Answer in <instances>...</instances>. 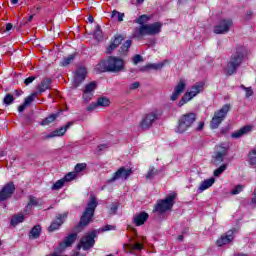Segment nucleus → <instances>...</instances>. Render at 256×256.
Returning <instances> with one entry per match:
<instances>
[{
	"instance_id": "9b49d317",
	"label": "nucleus",
	"mask_w": 256,
	"mask_h": 256,
	"mask_svg": "<svg viewBox=\"0 0 256 256\" xmlns=\"http://www.w3.org/2000/svg\"><path fill=\"white\" fill-rule=\"evenodd\" d=\"M231 27H233V20L222 19L214 27V33H216V35H223L225 33H229V31L231 30Z\"/></svg>"
},
{
	"instance_id": "6ab92c4d",
	"label": "nucleus",
	"mask_w": 256,
	"mask_h": 256,
	"mask_svg": "<svg viewBox=\"0 0 256 256\" xmlns=\"http://www.w3.org/2000/svg\"><path fill=\"white\" fill-rule=\"evenodd\" d=\"M77 240V234L76 233H72L69 234L62 243H60L59 247L57 248L56 251H65V249H67V247H71V245H73V243H75V241Z\"/></svg>"
},
{
	"instance_id": "473e14b6",
	"label": "nucleus",
	"mask_w": 256,
	"mask_h": 256,
	"mask_svg": "<svg viewBox=\"0 0 256 256\" xmlns=\"http://www.w3.org/2000/svg\"><path fill=\"white\" fill-rule=\"evenodd\" d=\"M112 19H116L117 21H119L120 23L123 21V19L125 18V13H121L117 10L112 11L111 14Z\"/></svg>"
},
{
	"instance_id": "58836bf2",
	"label": "nucleus",
	"mask_w": 256,
	"mask_h": 256,
	"mask_svg": "<svg viewBox=\"0 0 256 256\" xmlns=\"http://www.w3.org/2000/svg\"><path fill=\"white\" fill-rule=\"evenodd\" d=\"M132 42L131 40H127L120 48V53H122V55H125V53H127V51H129V47H131Z\"/></svg>"
},
{
	"instance_id": "603ef678",
	"label": "nucleus",
	"mask_w": 256,
	"mask_h": 256,
	"mask_svg": "<svg viewBox=\"0 0 256 256\" xmlns=\"http://www.w3.org/2000/svg\"><path fill=\"white\" fill-rule=\"evenodd\" d=\"M35 79H36L35 76H30L24 80V84L31 85V83H33Z\"/></svg>"
},
{
	"instance_id": "6e6d98bb",
	"label": "nucleus",
	"mask_w": 256,
	"mask_h": 256,
	"mask_svg": "<svg viewBox=\"0 0 256 256\" xmlns=\"http://www.w3.org/2000/svg\"><path fill=\"white\" fill-rule=\"evenodd\" d=\"M139 82H134L130 85V89L133 91L135 89H139Z\"/></svg>"
},
{
	"instance_id": "338daca9",
	"label": "nucleus",
	"mask_w": 256,
	"mask_h": 256,
	"mask_svg": "<svg viewBox=\"0 0 256 256\" xmlns=\"http://www.w3.org/2000/svg\"><path fill=\"white\" fill-rule=\"evenodd\" d=\"M99 147V149H100V151H101V149H105V147H107V146H105V145H100V146H98Z\"/></svg>"
},
{
	"instance_id": "c756f323",
	"label": "nucleus",
	"mask_w": 256,
	"mask_h": 256,
	"mask_svg": "<svg viewBox=\"0 0 256 256\" xmlns=\"http://www.w3.org/2000/svg\"><path fill=\"white\" fill-rule=\"evenodd\" d=\"M96 103L98 107H109V105H111V100L107 97H100Z\"/></svg>"
},
{
	"instance_id": "5701e85b",
	"label": "nucleus",
	"mask_w": 256,
	"mask_h": 256,
	"mask_svg": "<svg viewBox=\"0 0 256 256\" xmlns=\"http://www.w3.org/2000/svg\"><path fill=\"white\" fill-rule=\"evenodd\" d=\"M42 204L41 199L36 198L35 196H29V202L25 207V213H29L32 207H39Z\"/></svg>"
},
{
	"instance_id": "6e6552de",
	"label": "nucleus",
	"mask_w": 256,
	"mask_h": 256,
	"mask_svg": "<svg viewBox=\"0 0 256 256\" xmlns=\"http://www.w3.org/2000/svg\"><path fill=\"white\" fill-rule=\"evenodd\" d=\"M163 115V111L161 109H154L151 112L147 113L145 117L140 122V128L143 130L150 129L153 127V123L159 120Z\"/></svg>"
},
{
	"instance_id": "4468645a",
	"label": "nucleus",
	"mask_w": 256,
	"mask_h": 256,
	"mask_svg": "<svg viewBox=\"0 0 256 256\" xmlns=\"http://www.w3.org/2000/svg\"><path fill=\"white\" fill-rule=\"evenodd\" d=\"M13 193H15V184H13V182H9L0 190V202L11 199Z\"/></svg>"
},
{
	"instance_id": "37998d69",
	"label": "nucleus",
	"mask_w": 256,
	"mask_h": 256,
	"mask_svg": "<svg viewBox=\"0 0 256 256\" xmlns=\"http://www.w3.org/2000/svg\"><path fill=\"white\" fill-rule=\"evenodd\" d=\"M15 101V97L12 94H6L4 97L3 103L5 105H11Z\"/></svg>"
},
{
	"instance_id": "f257e3e1",
	"label": "nucleus",
	"mask_w": 256,
	"mask_h": 256,
	"mask_svg": "<svg viewBox=\"0 0 256 256\" xmlns=\"http://www.w3.org/2000/svg\"><path fill=\"white\" fill-rule=\"evenodd\" d=\"M148 21H151V16L145 14L134 20L137 25H140L134 29L133 37H135V39H143V37H147V35L153 36L159 35V33H161V29L163 27L161 22L147 24Z\"/></svg>"
},
{
	"instance_id": "052dcab7",
	"label": "nucleus",
	"mask_w": 256,
	"mask_h": 256,
	"mask_svg": "<svg viewBox=\"0 0 256 256\" xmlns=\"http://www.w3.org/2000/svg\"><path fill=\"white\" fill-rule=\"evenodd\" d=\"M15 95L16 97H21V92H19V90H15Z\"/></svg>"
},
{
	"instance_id": "b1692460",
	"label": "nucleus",
	"mask_w": 256,
	"mask_h": 256,
	"mask_svg": "<svg viewBox=\"0 0 256 256\" xmlns=\"http://www.w3.org/2000/svg\"><path fill=\"white\" fill-rule=\"evenodd\" d=\"M147 219H149V214H147L146 212H141L134 217V223L135 225H137V227H141V225L145 224V221H147Z\"/></svg>"
},
{
	"instance_id": "680f3d73",
	"label": "nucleus",
	"mask_w": 256,
	"mask_h": 256,
	"mask_svg": "<svg viewBox=\"0 0 256 256\" xmlns=\"http://www.w3.org/2000/svg\"><path fill=\"white\" fill-rule=\"evenodd\" d=\"M88 21H89V23H93V21H94L93 16H89Z\"/></svg>"
},
{
	"instance_id": "e433bc0d",
	"label": "nucleus",
	"mask_w": 256,
	"mask_h": 256,
	"mask_svg": "<svg viewBox=\"0 0 256 256\" xmlns=\"http://www.w3.org/2000/svg\"><path fill=\"white\" fill-rule=\"evenodd\" d=\"M63 185H65V180L62 178L53 184L52 191H59V189H62Z\"/></svg>"
},
{
	"instance_id": "864d4df0",
	"label": "nucleus",
	"mask_w": 256,
	"mask_h": 256,
	"mask_svg": "<svg viewBox=\"0 0 256 256\" xmlns=\"http://www.w3.org/2000/svg\"><path fill=\"white\" fill-rule=\"evenodd\" d=\"M245 91H246L247 98L253 96V89L251 87L245 88Z\"/></svg>"
},
{
	"instance_id": "0eeeda50",
	"label": "nucleus",
	"mask_w": 256,
	"mask_h": 256,
	"mask_svg": "<svg viewBox=\"0 0 256 256\" xmlns=\"http://www.w3.org/2000/svg\"><path fill=\"white\" fill-rule=\"evenodd\" d=\"M177 194L172 193L169 194L165 199L158 200L155 206L156 213L162 215V213H166V211H171L173 209V205L175 204V199Z\"/></svg>"
},
{
	"instance_id": "7c9ffc66",
	"label": "nucleus",
	"mask_w": 256,
	"mask_h": 256,
	"mask_svg": "<svg viewBox=\"0 0 256 256\" xmlns=\"http://www.w3.org/2000/svg\"><path fill=\"white\" fill-rule=\"evenodd\" d=\"M57 117H59V114H51L50 116L42 120L41 125H51V123H53V121H55Z\"/></svg>"
},
{
	"instance_id": "dca6fc26",
	"label": "nucleus",
	"mask_w": 256,
	"mask_h": 256,
	"mask_svg": "<svg viewBox=\"0 0 256 256\" xmlns=\"http://www.w3.org/2000/svg\"><path fill=\"white\" fill-rule=\"evenodd\" d=\"M187 87V82L184 79H181L177 85L174 87V91L170 96L171 101H177L181 94L185 91Z\"/></svg>"
},
{
	"instance_id": "39448f33",
	"label": "nucleus",
	"mask_w": 256,
	"mask_h": 256,
	"mask_svg": "<svg viewBox=\"0 0 256 256\" xmlns=\"http://www.w3.org/2000/svg\"><path fill=\"white\" fill-rule=\"evenodd\" d=\"M95 209H97V198L91 196L90 201L81 216L79 227H87V225L91 223V219H93V215H95Z\"/></svg>"
},
{
	"instance_id": "a19ab883",
	"label": "nucleus",
	"mask_w": 256,
	"mask_h": 256,
	"mask_svg": "<svg viewBox=\"0 0 256 256\" xmlns=\"http://www.w3.org/2000/svg\"><path fill=\"white\" fill-rule=\"evenodd\" d=\"M75 177H77V173L70 172V173L66 174L62 179L65 183H69L70 181H73V179H75Z\"/></svg>"
},
{
	"instance_id": "a878e982",
	"label": "nucleus",
	"mask_w": 256,
	"mask_h": 256,
	"mask_svg": "<svg viewBox=\"0 0 256 256\" xmlns=\"http://www.w3.org/2000/svg\"><path fill=\"white\" fill-rule=\"evenodd\" d=\"M47 89H51V79L45 78L41 81V83L38 85V91L40 93H45Z\"/></svg>"
},
{
	"instance_id": "49530a36",
	"label": "nucleus",
	"mask_w": 256,
	"mask_h": 256,
	"mask_svg": "<svg viewBox=\"0 0 256 256\" xmlns=\"http://www.w3.org/2000/svg\"><path fill=\"white\" fill-rule=\"evenodd\" d=\"M83 99L86 103H89V101H91V99H93V93L83 92Z\"/></svg>"
},
{
	"instance_id": "774afa93",
	"label": "nucleus",
	"mask_w": 256,
	"mask_h": 256,
	"mask_svg": "<svg viewBox=\"0 0 256 256\" xmlns=\"http://www.w3.org/2000/svg\"><path fill=\"white\" fill-rule=\"evenodd\" d=\"M28 21H33V15L29 16Z\"/></svg>"
},
{
	"instance_id": "ea45409f",
	"label": "nucleus",
	"mask_w": 256,
	"mask_h": 256,
	"mask_svg": "<svg viewBox=\"0 0 256 256\" xmlns=\"http://www.w3.org/2000/svg\"><path fill=\"white\" fill-rule=\"evenodd\" d=\"M94 38L96 41H101L103 39V31H101L100 26H96V30L94 31Z\"/></svg>"
},
{
	"instance_id": "423d86ee",
	"label": "nucleus",
	"mask_w": 256,
	"mask_h": 256,
	"mask_svg": "<svg viewBox=\"0 0 256 256\" xmlns=\"http://www.w3.org/2000/svg\"><path fill=\"white\" fill-rule=\"evenodd\" d=\"M231 111V104H224L220 109L214 112V116L210 122L211 129H219V125L227 119V115Z\"/></svg>"
},
{
	"instance_id": "e2e57ef3",
	"label": "nucleus",
	"mask_w": 256,
	"mask_h": 256,
	"mask_svg": "<svg viewBox=\"0 0 256 256\" xmlns=\"http://www.w3.org/2000/svg\"><path fill=\"white\" fill-rule=\"evenodd\" d=\"M12 5H17L19 3V0H11Z\"/></svg>"
},
{
	"instance_id": "c9c22d12",
	"label": "nucleus",
	"mask_w": 256,
	"mask_h": 256,
	"mask_svg": "<svg viewBox=\"0 0 256 256\" xmlns=\"http://www.w3.org/2000/svg\"><path fill=\"white\" fill-rule=\"evenodd\" d=\"M35 97H37V92H34L31 95H29L28 97H26L24 100L25 106L29 107V105L35 101Z\"/></svg>"
},
{
	"instance_id": "0e129e2a",
	"label": "nucleus",
	"mask_w": 256,
	"mask_h": 256,
	"mask_svg": "<svg viewBox=\"0 0 256 256\" xmlns=\"http://www.w3.org/2000/svg\"><path fill=\"white\" fill-rule=\"evenodd\" d=\"M221 133H222V134L227 133V128H222V129H221Z\"/></svg>"
},
{
	"instance_id": "f8f14e48",
	"label": "nucleus",
	"mask_w": 256,
	"mask_h": 256,
	"mask_svg": "<svg viewBox=\"0 0 256 256\" xmlns=\"http://www.w3.org/2000/svg\"><path fill=\"white\" fill-rule=\"evenodd\" d=\"M132 174L133 170L121 167L114 173L113 177L110 180H108V183H113L115 181H118V179L127 181V179H129V177H131Z\"/></svg>"
},
{
	"instance_id": "aec40b11",
	"label": "nucleus",
	"mask_w": 256,
	"mask_h": 256,
	"mask_svg": "<svg viewBox=\"0 0 256 256\" xmlns=\"http://www.w3.org/2000/svg\"><path fill=\"white\" fill-rule=\"evenodd\" d=\"M71 127V123H68L65 127L54 130L53 132L43 136V139H53L54 137H63L67 133V129Z\"/></svg>"
},
{
	"instance_id": "2f4dec72",
	"label": "nucleus",
	"mask_w": 256,
	"mask_h": 256,
	"mask_svg": "<svg viewBox=\"0 0 256 256\" xmlns=\"http://www.w3.org/2000/svg\"><path fill=\"white\" fill-rule=\"evenodd\" d=\"M164 63H157V64H147L144 69L149 71V69H154V71H159V69H163Z\"/></svg>"
},
{
	"instance_id": "72a5a7b5",
	"label": "nucleus",
	"mask_w": 256,
	"mask_h": 256,
	"mask_svg": "<svg viewBox=\"0 0 256 256\" xmlns=\"http://www.w3.org/2000/svg\"><path fill=\"white\" fill-rule=\"evenodd\" d=\"M95 89H97V83L95 82H90L88 84L85 85L84 88V93H93V91H95Z\"/></svg>"
},
{
	"instance_id": "7ed1b4c3",
	"label": "nucleus",
	"mask_w": 256,
	"mask_h": 256,
	"mask_svg": "<svg viewBox=\"0 0 256 256\" xmlns=\"http://www.w3.org/2000/svg\"><path fill=\"white\" fill-rule=\"evenodd\" d=\"M125 68V62L121 58L109 57L107 60H103L98 64V70L111 73H119Z\"/></svg>"
},
{
	"instance_id": "c03bdc74",
	"label": "nucleus",
	"mask_w": 256,
	"mask_h": 256,
	"mask_svg": "<svg viewBox=\"0 0 256 256\" xmlns=\"http://www.w3.org/2000/svg\"><path fill=\"white\" fill-rule=\"evenodd\" d=\"M85 169H87V164L80 163L75 166L74 171L75 173H81V171H85Z\"/></svg>"
},
{
	"instance_id": "393cba45",
	"label": "nucleus",
	"mask_w": 256,
	"mask_h": 256,
	"mask_svg": "<svg viewBox=\"0 0 256 256\" xmlns=\"http://www.w3.org/2000/svg\"><path fill=\"white\" fill-rule=\"evenodd\" d=\"M122 41H123V36L121 35L115 36V38L113 39V41L111 42L110 46L107 49V53H112L114 49H117V47L121 45Z\"/></svg>"
},
{
	"instance_id": "1a4fd4ad",
	"label": "nucleus",
	"mask_w": 256,
	"mask_h": 256,
	"mask_svg": "<svg viewBox=\"0 0 256 256\" xmlns=\"http://www.w3.org/2000/svg\"><path fill=\"white\" fill-rule=\"evenodd\" d=\"M204 85L205 84H203L202 82H198L194 84L190 88V91L186 92L184 96L180 99V101L178 102V107H183V105H186V103H189L191 99H193L194 97H197V94L203 91Z\"/></svg>"
},
{
	"instance_id": "09e8293b",
	"label": "nucleus",
	"mask_w": 256,
	"mask_h": 256,
	"mask_svg": "<svg viewBox=\"0 0 256 256\" xmlns=\"http://www.w3.org/2000/svg\"><path fill=\"white\" fill-rule=\"evenodd\" d=\"M241 191H243V186L238 185L234 189H232L231 195H239V193H241Z\"/></svg>"
},
{
	"instance_id": "4c0bfd02",
	"label": "nucleus",
	"mask_w": 256,
	"mask_h": 256,
	"mask_svg": "<svg viewBox=\"0 0 256 256\" xmlns=\"http://www.w3.org/2000/svg\"><path fill=\"white\" fill-rule=\"evenodd\" d=\"M74 60H75V55L71 54L68 57L63 59L62 66L67 67V65H71V63H73Z\"/></svg>"
},
{
	"instance_id": "412c9836",
	"label": "nucleus",
	"mask_w": 256,
	"mask_h": 256,
	"mask_svg": "<svg viewBox=\"0 0 256 256\" xmlns=\"http://www.w3.org/2000/svg\"><path fill=\"white\" fill-rule=\"evenodd\" d=\"M251 131H253V126L251 125L244 126L239 130H237L236 132L232 133V138L239 139L243 137V135H247L248 133H251Z\"/></svg>"
},
{
	"instance_id": "f3484780",
	"label": "nucleus",
	"mask_w": 256,
	"mask_h": 256,
	"mask_svg": "<svg viewBox=\"0 0 256 256\" xmlns=\"http://www.w3.org/2000/svg\"><path fill=\"white\" fill-rule=\"evenodd\" d=\"M233 239H235V231L229 230L227 233L223 234L217 239L216 245L218 247H223V245H229V243H231Z\"/></svg>"
},
{
	"instance_id": "4be33fe9",
	"label": "nucleus",
	"mask_w": 256,
	"mask_h": 256,
	"mask_svg": "<svg viewBox=\"0 0 256 256\" xmlns=\"http://www.w3.org/2000/svg\"><path fill=\"white\" fill-rule=\"evenodd\" d=\"M215 184V178H209L204 181H202L198 188V193H203V191H207V189H210V187H213Z\"/></svg>"
},
{
	"instance_id": "cd10ccee",
	"label": "nucleus",
	"mask_w": 256,
	"mask_h": 256,
	"mask_svg": "<svg viewBox=\"0 0 256 256\" xmlns=\"http://www.w3.org/2000/svg\"><path fill=\"white\" fill-rule=\"evenodd\" d=\"M24 221H25V216L23 214H16L12 216L11 225H13V227H17L19 223H23Z\"/></svg>"
},
{
	"instance_id": "a18cd8bd",
	"label": "nucleus",
	"mask_w": 256,
	"mask_h": 256,
	"mask_svg": "<svg viewBox=\"0 0 256 256\" xmlns=\"http://www.w3.org/2000/svg\"><path fill=\"white\" fill-rule=\"evenodd\" d=\"M157 175V172H155V167H150L148 173L146 174V179H152Z\"/></svg>"
},
{
	"instance_id": "a211bd4d",
	"label": "nucleus",
	"mask_w": 256,
	"mask_h": 256,
	"mask_svg": "<svg viewBox=\"0 0 256 256\" xmlns=\"http://www.w3.org/2000/svg\"><path fill=\"white\" fill-rule=\"evenodd\" d=\"M67 215H68L67 212L63 214H58L56 219L49 226L48 231L50 232L57 231V229L61 227V224L65 223V219H67Z\"/></svg>"
},
{
	"instance_id": "8fccbe9b",
	"label": "nucleus",
	"mask_w": 256,
	"mask_h": 256,
	"mask_svg": "<svg viewBox=\"0 0 256 256\" xmlns=\"http://www.w3.org/2000/svg\"><path fill=\"white\" fill-rule=\"evenodd\" d=\"M132 61L134 63V65H137L138 63H141V61H143V57H141V55L136 54L133 58Z\"/></svg>"
},
{
	"instance_id": "4d7b16f0",
	"label": "nucleus",
	"mask_w": 256,
	"mask_h": 256,
	"mask_svg": "<svg viewBox=\"0 0 256 256\" xmlns=\"http://www.w3.org/2000/svg\"><path fill=\"white\" fill-rule=\"evenodd\" d=\"M25 109H27V106H26L25 103H23L22 105H20V106L18 107V112H19V113H23V111H25Z\"/></svg>"
},
{
	"instance_id": "79ce46f5",
	"label": "nucleus",
	"mask_w": 256,
	"mask_h": 256,
	"mask_svg": "<svg viewBox=\"0 0 256 256\" xmlns=\"http://www.w3.org/2000/svg\"><path fill=\"white\" fill-rule=\"evenodd\" d=\"M227 170V164H222L219 168L214 171V177H219L223 172Z\"/></svg>"
},
{
	"instance_id": "3c124183",
	"label": "nucleus",
	"mask_w": 256,
	"mask_h": 256,
	"mask_svg": "<svg viewBox=\"0 0 256 256\" xmlns=\"http://www.w3.org/2000/svg\"><path fill=\"white\" fill-rule=\"evenodd\" d=\"M116 227L115 225H106L102 227V231H115Z\"/></svg>"
},
{
	"instance_id": "69168bd1",
	"label": "nucleus",
	"mask_w": 256,
	"mask_h": 256,
	"mask_svg": "<svg viewBox=\"0 0 256 256\" xmlns=\"http://www.w3.org/2000/svg\"><path fill=\"white\" fill-rule=\"evenodd\" d=\"M178 241H183V235L178 236Z\"/></svg>"
},
{
	"instance_id": "5fc2aeb1",
	"label": "nucleus",
	"mask_w": 256,
	"mask_h": 256,
	"mask_svg": "<svg viewBox=\"0 0 256 256\" xmlns=\"http://www.w3.org/2000/svg\"><path fill=\"white\" fill-rule=\"evenodd\" d=\"M97 107H99V105H97V102L96 103H92L88 106L87 110L88 111H93V109H97Z\"/></svg>"
},
{
	"instance_id": "9d476101",
	"label": "nucleus",
	"mask_w": 256,
	"mask_h": 256,
	"mask_svg": "<svg viewBox=\"0 0 256 256\" xmlns=\"http://www.w3.org/2000/svg\"><path fill=\"white\" fill-rule=\"evenodd\" d=\"M96 237H97V233L95 231H92L91 233L84 235L80 240L78 249H81L82 247L84 251H89V249H92V247L95 245Z\"/></svg>"
},
{
	"instance_id": "20e7f679",
	"label": "nucleus",
	"mask_w": 256,
	"mask_h": 256,
	"mask_svg": "<svg viewBox=\"0 0 256 256\" xmlns=\"http://www.w3.org/2000/svg\"><path fill=\"white\" fill-rule=\"evenodd\" d=\"M197 121V114L195 113H186L179 118L178 125L175 128V132L183 134L186 131H189L193 127V123Z\"/></svg>"
},
{
	"instance_id": "13d9d810",
	"label": "nucleus",
	"mask_w": 256,
	"mask_h": 256,
	"mask_svg": "<svg viewBox=\"0 0 256 256\" xmlns=\"http://www.w3.org/2000/svg\"><path fill=\"white\" fill-rule=\"evenodd\" d=\"M203 127H205V122H200L198 125V131H202Z\"/></svg>"
},
{
	"instance_id": "2eb2a0df",
	"label": "nucleus",
	"mask_w": 256,
	"mask_h": 256,
	"mask_svg": "<svg viewBox=\"0 0 256 256\" xmlns=\"http://www.w3.org/2000/svg\"><path fill=\"white\" fill-rule=\"evenodd\" d=\"M86 77L87 69L85 67H79L74 73L73 89H77V87L85 81Z\"/></svg>"
},
{
	"instance_id": "f704fd0d",
	"label": "nucleus",
	"mask_w": 256,
	"mask_h": 256,
	"mask_svg": "<svg viewBox=\"0 0 256 256\" xmlns=\"http://www.w3.org/2000/svg\"><path fill=\"white\" fill-rule=\"evenodd\" d=\"M144 247L145 246L139 242L128 245V249H130V251H143Z\"/></svg>"
},
{
	"instance_id": "c85d7f7f",
	"label": "nucleus",
	"mask_w": 256,
	"mask_h": 256,
	"mask_svg": "<svg viewBox=\"0 0 256 256\" xmlns=\"http://www.w3.org/2000/svg\"><path fill=\"white\" fill-rule=\"evenodd\" d=\"M41 236V226L36 225L30 231V239H39Z\"/></svg>"
},
{
	"instance_id": "bb28decb",
	"label": "nucleus",
	"mask_w": 256,
	"mask_h": 256,
	"mask_svg": "<svg viewBox=\"0 0 256 256\" xmlns=\"http://www.w3.org/2000/svg\"><path fill=\"white\" fill-rule=\"evenodd\" d=\"M247 161L250 167L256 168V147L249 151Z\"/></svg>"
},
{
	"instance_id": "de8ad7c7",
	"label": "nucleus",
	"mask_w": 256,
	"mask_h": 256,
	"mask_svg": "<svg viewBox=\"0 0 256 256\" xmlns=\"http://www.w3.org/2000/svg\"><path fill=\"white\" fill-rule=\"evenodd\" d=\"M117 209H119V204L113 203L110 207L109 214L115 215V213H117Z\"/></svg>"
},
{
	"instance_id": "f03ea898",
	"label": "nucleus",
	"mask_w": 256,
	"mask_h": 256,
	"mask_svg": "<svg viewBox=\"0 0 256 256\" xmlns=\"http://www.w3.org/2000/svg\"><path fill=\"white\" fill-rule=\"evenodd\" d=\"M243 57H245V47L237 46L225 68L227 75L237 73V69H239L243 63Z\"/></svg>"
},
{
	"instance_id": "bf43d9fd",
	"label": "nucleus",
	"mask_w": 256,
	"mask_h": 256,
	"mask_svg": "<svg viewBox=\"0 0 256 256\" xmlns=\"http://www.w3.org/2000/svg\"><path fill=\"white\" fill-rule=\"evenodd\" d=\"M11 29H13V24L11 23L6 24V31H11Z\"/></svg>"
},
{
	"instance_id": "ddd939ff",
	"label": "nucleus",
	"mask_w": 256,
	"mask_h": 256,
	"mask_svg": "<svg viewBox=\"0 0 256 256\" xmlns=\"http://www.w3.org/2000/svg\"><path fill=\"white\" fill-rule=\"evenodd\" d=\"M215 151V163H223L227 156V152L229 151V143H221L220 145H217Z\"/></svg>"
}]
</instances>
